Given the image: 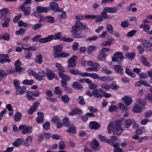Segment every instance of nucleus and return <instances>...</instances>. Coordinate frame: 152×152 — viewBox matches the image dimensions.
<instances>
[{
  "label": "nucleus",
  "mask_w": 152,
  "mask_h": 152,
  "mask_svg": "<svg viewBox=\"0 0 152 152\" xmlns=\"http://www.w3.org/2000/svg\"><path fill=\"white\" fill-rule=\"evenodd\" d=\"M87 26L80 22L78 21L76 22L75 25L72 26L71 32L73 35L76 38H80L81 33L80 29L86 30L87 29Z\"/></svg>",
  "instance_id": "1"
},
{
  "label": "nucleus",
  "mask_w": 152,
  "mask_h": 152,
  "mask_svg": "<svg viewBox=\"0 0 152 152\" xmlns=\"http://www.w3.org/2000/svg\"><path fill=\"white\" fill-rule=\"evenodd\" d=\"M145 102L144 100L138 99L132 110L134 113H140L141 112V108L145 106Z\"/></svg>",
  "instance_id": "2"
},
{
  "label": "nucleus",
  "mask_w": 152,
  "mask_h": 152,
  "mask_svg": "<svg viewBox=\"0 0 152 152\" xmlns=\"http://www.w3.org/2000/svg\"><path fill=\"white\" fill-rule=\"evenodd\" d=\"M55 66L59 71L58 72V75L61 78L67 79L69 78V76L66 75L64 74L63 72H64L65 69L59 63H57L55 64Z\"/></svg>",
  "instance_id": "3"
},
{
  "label": "nucleus",
  "mask_w": 152,
  "mask_h": 152,
  "mask_svg": "<svg viewBox=\"0 0 152 152\" xmlns=\"http://www.w3.org/2000/svg\"><path fill=\"white\" fill-rule=\"evenodd\" d=\"M122 124L121 122L118 121L115 122L114 126L113 128V133L114 135H119L123 131V129L121 128Z\"/></svg>",
  "instance_id": "4"
},
{
  "label": "nucleus",
  "mask_w": 152,
  "mask_h": 152,
  "mask_svg": "<svg viewBox=\"0 0 152 152\" xmlns=\"http://www.w3.org/2000/svg\"><path fill=\"white\" fill-rule=\"evenodd\" d=\"M77 56H73L68 59L67 61L68 66V67H74L76 66V61L77 59Z\"/></svg>",
  "instance_id": "5"
},
{
  "label": "nucleus",
  "mask_w": 152,
  "mask_h": 152,
  "mask_svg": "<svg viewBox=\"0 0 152 152\" xmlns=\"http://www.w3.org/2000/svg\"><path fill=\"white\" fill-rule=\"evenodd\" d=\"M18 129L19 130H22V133L23 134L29 133L31 132V127L27 125H20L19 126Z\"/></svg>",
  "instance_id": "6"
},
{
  "label": "nucleus",
  "mask_w": 152,
  "mask_h": 152,
  "mask_svg": "<svg viewBox=\"0 0 152 152\" xmlns=\"http://www.w3.org/2000/svg\"><path fill=\"white\" fill-rule=\"evenodd\" d=\"M93 94L95 97L100 98L103 96V91L101 88L95 89L93 91Z\"/></svg>",
  "instance_id": "7"
},
{
  "label": "nucleus",
  "mask_w": 152,
  "mask_h": 152,
  "mask_svg": "<svg viewBox=\"0 0 152 152\" xmlns=\"http://www.w3.org/2000/svg\"><path fill=\"white\" fill-rule=\"evenodd\" d=\"M90 146L93 150L94 151H97L100 149L99 143L95 139L93 140L92 142L90 143Z\"/></svg>",
  "instance_id": "8"
},
{
  "label": "nucleus",
  "mask_w": 152,
  "mask_h": 152,
  "mask_svg": "<svg viewBox=\"0 0 152 152\" xmlns=\"http://www.w3.org/2000/svg\"><path fill=\"white\" fill-rule=\"evenodd\" d=\"M119 139L116 136H112L110 137V139H109L110 140L109 142H108V143L110 144L111 145L113 146L114 148H115L118 147L119 145V144L118 143H115L114 142V141L117 140Z\"/></svg>",
  "instance_id": "9"
},
{
  "label": "nucleus",
  "mask_w": 152,
  "mask_h": 152,
  "mask_svg": "<svg viewBox=\"0 0 152 152\" xmlns=\"http://www.w3.org/2000/svg\"><path fill=\"white\" fill-rule=\"evenodd\" d=\"M62 79L61 80V85L63 87L65 88V91L67 92H72V90L71 88H68L66 87L67 86V81L69 80H70V78L69 77V78L67 79H65L64 78H62Z\"/></svg>",
  "instance_id": "10"
},
{
  "label": "nucleus",
  "mask_w": 152,
  "mask_h": 152,
  "mask_svg": "<svg viewBox=\"0 0 152 152\" xmlns=\"http://www.w3.org/2000/svg\"><path fill=\"white\" fill-rule=\"evenodd\" d=\"M29 74L33 76L37 80L40 81L42 79V77L40 75L34 72L32 70L29 69L28 70Z\"/></svg>",
  "instance_id": "11"
},
{
  "label": "nucleus",
  "mask_w": 152,
  "mask_h": 152,
  "mask_svg": "<svg viewBox=\"0 0 152 152\" xmlns=\"http://www.w3.org/2000/svg\"><path fill=\"white\" fill-rule=\"evenodd\" d=\"M37 11L39 13H46L49 11V8L48 7H43L40 6H38L36 8Z\"/></svg>",
  "instance_id": "12"
},
{
  "label": "nucleus",
  "mask_w": 152,
  "mask_h": 152,
  "mask_svg": "<svg viewBox=\"0 0 152 152\" xmlns=\"http://www.w3.org/2000/svg\"><path fill=\"white\" fill-rule=\"evenodd\" d=\"M49 7L51 10L54 11V12H60V11L59 10V7L58 4L57 3L54 2H52L50 4Z\"/></svg>",
  "instance_id": "13"
},
{
  "label": "nucleus",
  "mask_w": 152,
  "mask_h": 152,
  "mask_svg": "<svg viewBox=\"0 0 152 152\" xmlns=\"http://www.w3.org/2000/svg\"><path fill=\"white\" fill-rule=\"evenodd\" d=\"M0 57V62L1 63L5 62L9 63L10 61V60L8 58L9 56L7 54H1Z\"/></svg>",
  "instance_id": "14"
},
{
  "label": "nucleus",
  "mask_w": 152,
  "mask_h": 152,
  "mask_svg": "<svg viewBox=\"0 0 152 152\" xmlns=\"http://www.w3.org/2000/svg\"><path fill=\"white\" fill-rule=\"evenodd\" d=\"M122 101L126 105H130L132 102V99L129 96H126L122 98Z\"/></svg>",
  "instance_id": "15"
},
{
  "label": "nucleus",
  "mask_w": 152,
  "mask_h": 152,
  "mask_svg": "<svg viewBox=\"0 0 152 152\" xmlns=\"http://www.w3.org/2000/svg\"><path fill=\"white\" fill-rule=\"evenodd\" d=\"M89 127L91 129H97L100 128V125L97 122L93 121L89 123Z\"/></svg>",
  "instance_id": "16"
},
{
  "label": "nucleus",
  "mask_w": 152,
  "mask_h": 152,
  "mask_svg": "<svg viewBox=\"0 0 152 152\" xmlns=\"http://www.w3.org/2000/svg\"><path fill=\"white\" fill-rule=\"evenodd\" d=\"M53 38V36L51 35H50L47 37L40 39L39 40V41L41 43H46L52 40Z\"/></svg>",
  "instance_id": "17"
},
{
  "label": "nucleus",
  "mask_w": 152,
  "mask_h": 152,
  "mask_svg": "<svg viewBox=\"0 0 152 152\" xmlns=\"http://www.w3.org/2000/svg\"><path fill=\"white\" fill-rule=\"evenodd\" d=\"M69 53L65 52H62L59 53H54V56L55 58H58L59 57H66L69 56Z\"/></svg>",
  "instance_id": "18"
},
{
  "label": "nucleus",
  "mask_w": 152,
  "mask_h": 152,
  "mask_svg": "<svg viewBox=\"0 0 152 152\" xmlns=\"http://www.w3.org/2000/svg\"><path fill=\"white\" fill-rule=\"evenodd\" d=\"M46 75L48 79L50 80H52L53 79L55 76V74L53 71L48 69H46Z\"/></svg>",
  "instance_id": "19"
},
{
  "label": "nucleus",
  "mask_w": 152,
  "mask_h": 152,
  "mask_svg": "<svg viewBox=\"0 0 152 152\" xmlns=\"http://www.w3.org/2000/svg\"><path fill=\"white\" fill-rule=\"evenodd\" d=\"M20 8L23 12L25 15H28L30 14L31 10L30 7H26L24 5H21Z\"/></svg>",
  "instance_id": "20"
},
{
  "label": "nucleus",
  "mask_w": 152,
  "mask_h": 152,
  "mask_svg": "<svg viewBox=\"0 0 152 152\" xmlns=\"http://www.w3.org/2000/svg\"><path fill=\"white\" fill-rule=\"evenodd\" d=\"M103 10L107 12L114 13L118 11V9L116 7H106Z\"/></svg>",
  "instance_id": "21"
},
{
  "label": "nucleus",
  "mask_w": 152,
  "mask_h": 152,
  "mask_svg": "<svg viewBox=\"0 0 152 152\" xmlns=\"http://www.w3.org/2000/svg\"><path fill=\"white\" fill-rule=\"evenodd\" d=\"M83 112L80 109H73L70 112H69V115H70L74 116L75 115H80Z\"/></svg>",
  "instance_id": "22"
},
{
  "label": "nucleus",
  "mask_w": 152,
  "mask_h": 152,
  "mask_svg": "<svg viewBox=\"0 0 152 152\" xmlns=\"http://www.w3.org/2000/svg\"><path fill=\"white\" fill-rule=\"evenodd\" d=\"M38 117L36 118V121L37 123H43L44 121L43 113L41 112H39L37 114Z\"/></svg>",
  "instance_id": "23"
},
{
  "label": "nucleus",
  "mask_w": 152,
  "mask_h": 152,
  "mask_svg": "<svg viewBox=\"0 0 152 152\" xmlns=\"http://www.w3.org/2000/svg\"><path fill=\"white\" fill-rule=\"evenodd\" d=\"M98 80L103 82L110 81L113 80V78L111 77L108 76H104L99 77Z\"/></svg>",
  "instance_id": "24"
},
{
  "label": "nucleus",
  "mask_w": 152,
  "mask_h": 152,
  "mask_svg": "<svg viewBox=\"0 0 152 152\" xmlns=\"http://www.w3.org/2000/svg\"><path fill=\"white\" fill-rule=\"evenodd\" d=\"M39 105V103L36 102L34 103L33 105L31 107L30 109L28 110V113L31 114H32L36 110V109L38 107Z\"/></svg>",
  "instance_id": "25"
},
{
  "label": "nucleus",
  "mask_w": 152,
  "mask_h": 152,
  "mask_svg": "<svg viewBox=\"0 0 152 152\" xmlns=\"http://www.w3.org/2000/svg\"><path fill=\"white\" fill-rule=\"evenodd\" d=\"M23 140L21 138H18L16 140L13 142V145L15 147H18L20 144H23Z\"/></svg>",
  "instance_id": "26"
},
{
  "label": "nucleus",
  "mask_w": 152,
  "mask_h": 152,
  "mask_svg": "<svg viewBox=\"0 0 152 152\" xmlns=\"http://www.w3.org/2000/svg\"><path fill=\"white\" fill-rule=\"evenodd\" d=\"M15 70L17 72H20L22 70V68L20 66L21 62L19 60H17L15 62Z\"/></svg>",
  "instance_id": "27"
},
{
  "label": "nucleus",
  "mask_w": 152,
  "mask_h": 152,
  "mask_svg": "<svg viewBox=\"0 0 152 152\" xmlns=\"http://www.w3.org/2000/svg\"><path fill=\"white\" fill-rule=\"evenodd\" d=\"M8 10L7 9H4L1 10L0 12L1 15L0 17L1 20H3L6 18L7 14L8 13Z\"/></svg>",
  "instance_id": "28"
},
{
  "label": "nucleus",
  "mask_w": 152,
  "mask_h": 152,
  "mask_svg": "<svg viewBox=\"0 0 152 152\" xmlns=\"http://www.w3.org/2000/svg\"><path fill=\"white\" fill-rule=\"evenodd\" d=\"M113 68L115 71L117 72L122 75L124 72H123V69L119 65H116L114 66Z\"/></svg>",
  "instance_id": "29"
},
{
  "label": "nucleus",
  "mask_w": 152,
  "mask_h": 152,
  "mask_svg": "<svg viewBox=\"0 0 152 152\" xmlns=\"http://www.w3.org/2000/svg\"><path fill=\"white\" fill-rule=\"evenodd\" d=\"M17 94H23L25 91L26 88L24 86H20L16 89Z\"/></svg>",
  "instance_id": "30"
},
{
  "label": "nucleus",
  "mask_w": 152,
  "mask_h": 152,
  "mask_svg": "<svg viewBox=\"0 0 152 152\" xmlns=\"http://www.w3.org/2000/svg\"><path fill=\"white\" fill-rule=\"evenodd\" d=\"M32 140L31 137L29 136L27 137L25 140V142L23 143V145L26 147L29 146V144L31 142Z\"/></svg>",
  "instance_id": "31"
},
{
  "label": "nucleus",
  "mask_w": 152,
  "mask_h": 152,
  "mask_svg": "<svg viewBox=\"0 0 152 152\" xmlns=\"http://www.w3.org/2000/svg\"><path fill=\"white\" fill-rule=\"evenodd\" d=\"M107 55L103 52H101L98 57V59L101 61H104L105 60V58Z\"/></svg>",
  "instance_id": "32"
},
{
  "label": "nucleus",
  "mask_w": 152,
  "mask_h": 152,
  "mask_svg": "<svg viewBox=\"0 0 152 152\" xmlns=\"http://www.w3.org/2000/svg\"><path fill=\"white\" fill-rule=\"evenodd\" d=\"M72 86L73 88L77 90L82 89V86L78 82H74L72 84Z\"/></svg>",
  "instance_id": "33"
},
{
  "label": "nucleus",
  "mask_w": 152,
  "mask_h": 152,
  "mask_svg": "<svg viewBox=\"0 0 152 152\" xmlns=\"http://www.w3.org/2000/svg\"><path fill=\"white\" fill-rule=\"evenodd\" d=\"M33 93L30 91H28L27 92V94H26L27 99L29 100H33L34 99V98L33 96Z\"/></svg>",
  "instance_id": "34"
},
{
  "label": "nucleus",
  "mask_w": 152,
  "mask_h": 152,
  "mask_svg": "<svg viewBox=\"0 0 152 152\" xmlns=\"http://www.w3.org/2000/svg\"><path fill=\"white\" fill-rule=\"evenodd\" d=\"M87 65L89 66L99 67V64L96 62H94L92 61H87Z\"/></svg>",
  "instance_id": "35"
},
{
  "label": "nucleus",
  "mask_w": 152,
  "mask_h": 152,
  "mask_svg": "<svg viewBox=\"0 0 152 152\" xmlns=\"http://www.w3.org/2000/svg\"><path fill=\"white\" fill-rule=\"evenodd\" d=\"M132 123V120L127 119L125 120L123 124V126L125 128H127L129 127Z\"/></svg>",
  "instance_id": "36"
},
{
  "label": "nucleus",
  "mask_w": 152,
  "mask_h": 152,
  "mask_svg": "<svg viewBox=\"0 0 152 152\" xmlns=\"http://www.w3.org/2000/svg\"><path fill=\"white\" fill-rule=\"evenodd\" d=\"M21 114L20 112H17L14 116V120H15L17 122L19 121L21 117Z\"/></svg>",
  "instance_id": "37"
},
{
  "label": "nucleus",
  "mask_w": 152,
  "mask_h": 152,
  "mask_svg": "<svg viewBox=\"0 0 152 152\" xmlns=\"http://www.w3.org/2000/svg\"><path fill=\"white\" fill-rule=\"evenodd\" d=\"M53 50L55 51V53H59L62 50V47L61 45H58L53 47Z\"/></svg>",
  "instance_id": "38"
},
{
  "label": "nucleus",
  "mask_w": 152,
  "mask_h": 152,
  "mask_svg": "<svg viewBox=\"0 0 152 152\" xmlns=\"http://www.w3.org/2000/svg\"><path fill=\"white\" fill-rule=\"evenodd\" d=\"M126 56L128 58L133 59L136 56V54L134 52L129 53L126 54Z\"/></svg>",
  "instance_id": "39"
},
{
  "label": "nucleus",
  "mask_w": 152,
  "mask_h": 152,
  "mask_svg": "<svg viewBox=\"0 0 152 152\" xmlns=\"http://www.w3.org/2000/svg\"><path fill=\"white\" fill-rule=\"evenodd\" d=\"M62 101L65 103H68L69 100V98L67 95H64L61 96Z\"/></svg>",
  "instance_id": "40"
},
{
  "label": "nucleus",
  "mask_w": 152,
  "mask_h": 152,
  "mask_svg": "<svg viewBox=\"0 0 152 152\" xmlns=\"http://www.w3.org/2000/svg\"><path fill=\"white\" fill-rule=\"evenodd\" d=\"M141 60L142 64L148 66H150V64L147 61L146 58L143 56H141Z\"/></svg>",
  "instance_id": "41"
},
{
  "label": "nucleus",
  "mask_w": 152,
  "mask_h": 152,
  "mask_svg": "<svg viewBox=\"0 0 152 152\" xmlns=\"http://www.w3.org/2000/svg\"><path fill=\"white\" fill-rule=\"evenodd\" d=\"M100 69V68L99 67H93L86 68V70L87 72L97 71H99Z\"/></svg>",
  "instance_id": "42"
},
{
  "label": "nucleus",
  "mask_w": 152,
  "mask_h": 152,
  "mask_svg": "<svg viewBox=\"0 0 152 152\" xmlns=\"http://www.w3.org/2000/svg\"><path fill=\"white\" fill-rule=\"evenodd\" d=\"M140 27L144 29V31L145 32H148L150 29V27L145 23L142 24L140 26Z\"/></svg>",
  "instance_id": "43"
},
{
  "label": "nucleus",
  "mask_w": 152,
  "mask_h": 152,
  "mask_svg": "<svg viewBox=\"0 0 152 152\" xmlns=\"http://www.w3.org/2000/svg\"><path fill=\"white\" fill-rule=\"evenodd\" d=\"M96 49V47L94 45H90L87 48V52L90 53L92 51Z\"/></svg>",
  "instance_id": "44"
},
{
  "label": "nucleus",
  "mask_w": 152,
  "mask_h": 152,
  "mask_svg": "<svg viewBox=\"0 0 152 152\" xmlns=\"http://www.w3.org/2000/svg\"><path fill=\"white\" fill-rule=\"evenodd\" d=\"M18 25L20 27L22 26L25 28L27 27L28 26V24L25 22L21 20H19L18 22Z\"/></svg>",
  "instance_id": "45"
},
{
  "label": "nucleus",
  "mask_w": 152,
  "mask_h": 152,
  "mask_svg": "<svg viewBox=\"0 0 152 152\" xmlns=\"http://www.w3.org/2000/svg\"><path fill=\"white\" fill-rule=\"evenodd\" d=\"M53 36V39L54 40L58 39L61 40V38H62L61 37V34L60 32H58L55 34L54 35H51Z\"/></svg>",
  "instance_id": "46"
},
{
  "label": "nucleus",
  "mask_w": 152,
  "mask_h": 152,
  "mask_svg": "<svg viewBox=\"0 0 152 152\" xmlns=\"http://www.w3.org/2000/svg\"><path fill=\"white\" fill-rule=\"evenodd\" d=\"M125 72L132 77H134L135 76V74L131 71L128 67L126 68L125 70Z\"/></svg>",
  "instance_id": "47"
},
{
  "label": "nucleus",
  "mask_w": 152,
  "mask_h": 152,
  "mask_svg": "<svg viewBox=\"0 0 152 152\" xmlns=\"http://www.w3.org/2000/svg\"><path fill=\"white\" fill-rule=\"evenodd\" d=\"M119 109L124 111H126L128 110V107L125 106L121 103H120L118 104Z\"/></svg>",
  "instance_id": "48"
},
{
  "label": "nucleus",
  "mask_w": 152,
  "mask_h": 152,
  "mask_svg": "<svg viewBox=\"0 0 152 152\" xmlns=\"http://www.w3.org/2000/svg\"><path fill=\"white\" fill-rule=\"evenodd\" d=\"M107 31L110 33H113V26L111 24H108L107 25L106 27Z\"/></svg>",
  "instance_id": "49"
},
{
  "label": "nucleus",
  "mask_w": 152,
  "mask_h": 152,
  "mask_svg": "<svg viewBox=\"0 0 152 152\" xmlns=\"http://www.w3.org/2000/svg\"><path fill=\"white\" fill-rule=\"evenodd\" d=\"M42 57L41 55H37L35 58V61L38 64H41L42 62Z\"/></svg>",
  "instance_id": "50"
},
{
  "label": "nucleus",
  "mask_w": 152,
  "mask_h": 152,
  "mask_svg": "<svg viewBox=\"0 0 152 152\" xmlns=\"http://www.w3.org/2000/svg\"><path fill=\"white\" fill-rule=\"evenodd\" d=\"M25 29L23 28H20L19 29L15 32V34L17 35H23L25 33Z\"/></svg>",
  "instance_id": "51"
},
{
  "label": "nucleus",
  "mask_w": 152,
  "mask_h": 152,
  "mask_svg": "<svg viewBox=\"0 0 152 152\" xmlns=\"http://www.w3.org/2000/svg\"><path fill=\"white\" fill-rule=\"evenodd\" d=\"M42 25V24L41 23H37L33 25L32 28L34 30H36L41 28Z\"/></svg>",
  "instance_id": "52"
},
{
  "label": "nucleus",
  "mask_w": 152,
  "mask_h": 152,
  "mask_svg": "<svg viewBox=\"0 0 152 152\" xmlns=\"http://www.w3.org/2000/svg\"><path fill=\"white\" fill-rule=\"evenodd\" d=\"M99 138L100 140L102 142L108 143V142H109L110 141V140H109V139H107L105 137L101 135H99Z\"/></svg>",
  "instance_id": "53"
},
{
  "label": "nucleus",
  "mask_w": 152,
  "mask_h": 152,
  "mask_svg": "<svg viewBox=\"0 0 152 152\" xmlns=\"http://www.w3.org/2000/svg\"><path fill=\"white\" fill-rule=\"evenodd\" d=\"M63 123L65 126L68 127L69 125V122L68 118L67 117H65L63 119Z\"/></svg>",
  "instance_id": "54"
},
{
  "label": "nucleus",
  "mask_w": 152,
  "mask_h": 152,
  "mask_svg": "<svg viewBox=\"0 0 152 152\" xmlns=\"http://www.w3.org/2000/svg\"><path fill=\"white\" fill-rule=\"evenodd\" d=\"M114 56L117 57L120 59L122 60L123 59L124 56L122 53L120 52H117L114 54Z\"/></svg>",
  "instance_id": "55"
},
{
  "label": "nucleus",
  "mask_w": 152,
  "mask_h": 152,
  "mask_svg": "<svg viewBox=\"0 0 152 152\" xmlns=\"http://www.w3.org/2000/svg\"><path fill=\"white\" fill-rule=\"evenodd\" d=\"M10 21V19L9 18H6L5 21L2 24V25L4 27H7L9 25V23Z\"/></svg>",
  "instance_id": "56"
},
{
  "label": "nucleus",
  "mask_w": 152,
  "mask_h": 152,
  "mask_svg": "<svg viewBox=\"0 0 152 152\" xmlns=\"http://www.w3.org/2000/svg\"><path fill=\"white\" fill-rule=\"evenodd\" d=\"M145 131V129L144 127H140L136 130V133L140 135L142 134V133L144 132Z\"/></svg>",
  "instance_id": "57"
},
{
  "label": "nucleus",
  "mask_w": 152,
  "mask_h": 152,
  "mask_svg": "<svg viewBox=\"0 0 152 152\" xmlns=\"http://www.w3.org/2000/svg\"><path fill=\"white\" fill-rule=\"evenodd\" d=\"M101 71L106 74H109L111 72V71L107 69V67H104L101 69Z\"/></svg>",
  "instance_id": "58"
},
{
  "label": "nucleus",
  "mask_w": 152,
  "mask_h": 152,
  "mask_svg": "<svg viewBox=\"0 0 152 152\" xmlns=\"http://www.w3.org/2000/svg\"><path fill=\"white\" fill-rule=\"evenodd\" d=\"M42 126L44 129H49L50 128V123L49 122L47 121L43 124Z\"/></svg>",
  "instance_id": "59"
},
{
  "label": "nucleus",
  "mask_w": 152,
  "mask_h": 152,
  "mask_svg": "<svg viewBox=\"0 0 152 152\" xmlns=\"http://www.w3.org/2000/svg\"><path fill=\"white\" fill-rule=\"evenodd\" d=\"M54 93L56 94L60 95L62 94V92L59 87H56L55 88Z\"/></svg>",
  "instance_id": "60"
},
{
  "label": "nucleus",
  "mask_w": 152,
  "mask_h": 152,
  "mask_svg": "<svg viewBox=\"0 0 152 152\" xmlns=\"http://www.w3.org/2000/svg\"><path fill=\"white\" fill-rule=\"evenodd\" d=\"M46 20L49 22L52 23L54 22V19L53 17L50 16H48L45 18Z\"/></svg>",
  "instance_id": "61"
},
{
  "label": "nucleus",
  "mask_w": 152,
  "mask_h": 152,
  "mask_svg": "<svg viewBox=\"0 0 152 152\" xmlns=\"http://www.w3.org/2000/svg\"><path fill=\"white\" fill-rule=\"evenodd\" d=\"M101 87L104 90H109L111 88L110 85L106 83H104L101 85Z\"/></svg>",
  "instance_id": "62"
},
{
  "label": "nucleus",
  "mask_w": 152,
  "mask_h": 152,
  "mask_svg": "<svg viewBox=\"0 0 152 152\" xmlns=\"http://www.w3.org/2000/svg\"><path fill=\"white\" fill-rule=\"evenodd\" d=\"M67 132H71L73 134L76 133V130L75 127L72 125L69 127L67 131Z\"/></svg>",
  "instance_id": "63"
},
{
  "label": "nucleus",
  "mask_w": 152,
  "mask_h": 152,
  "mask_svg": "<svg viewBox=\"0 0 152 152\" xmlns=\"http://www.w3.org/2000/svg\"><path fill=\"white\" fill-rule=\"evenodd\" d=\"M51 120L53 123L56 124L59 122V118L57 116L55 115L52 117Z\"/></svg>",
  "instance_id": "64"
}]
</instances>
